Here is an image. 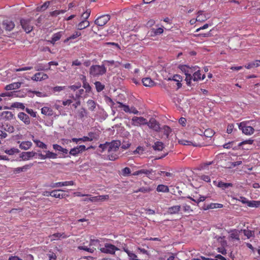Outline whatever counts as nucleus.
I'll return each mask as SVG.
<instances>
[{
    "instance_id": "1",
    "label": "nucleus",
    "mask_w": 260,
    "mask_h": 260,
    "mask_svg": "<svg viewBox=\"0 0 260 260\" xmlns=\"http://www.w3.org/2000/svg\"><path fill=\"white\" fill-rule=\"evenodd\" d=\"M103 63L104 64L102 66L93 65L91 66L89 70L90 75L93 77L103 75L106 71L105 66L108 65L109 63L113 64L114 61L104 60Z\"/></svg>"
},
{
    "instance_id": "2",
    "label": "nucleus",
    "mask_w": 260,
    "mask_h": 260,
    "mask_svg": "<svg viewBox=\"0 0 260 260\" xmlns=\"http://www.w3.org/2000/svg\"><path fill=\"white\" fill-rule=\"evenodd\" d=\"M101 241L99 239H90L88 247L87 246L84 245L85 243H84V245H80L78 247V249L79 250H83L86 251H87L89 253H93L96 248L100 249L101 247Z\"/></svg>"
},
{
    "instance_id": "3",
    "label": "nucleus",
    "mask_w": 260,
    "mask_h": 260,
    "mask_svg": "<svg viewBox=\"0 0 260 260\" xmlns=\"http://www.w3.org/2000/svg\"><path fill=\"white\" fill-rule=\"evenodd\" d=\"M110 16L108 14L103 15L98 17L95 20L94 23L98 26H102L105 25L110 20Z\"/></svg>"
},
{
    "instance_id": "4",
    "label": "nucleus",
    "mask_w": 260,
    "mask_h": 260,
    "mask_svg": "<svg viewBox=\"0 0 260 260\" xmlns=\"http://www.w3.org/2000/svg\"><path fill=\"white\" fill-rule=\"evenodd\" d=\"M20 24L23 29L26 33L30 32L33 29V26L29 19H22L20 20Z\"/></svg>"
},
{
    "instance_id": "5",
    "label": "nucleus",
    "mask_w": 260,
    "mask_h": 260,
    "mask_svg": "<svg viewBox=\"0 0 260 260\" xmlns=\"http://www.w3.org/2000/svg\"><path fill=\"white\" fill-rule=\"evenodd\" d=\"M74 184H75L74 181H69L53 183L49 185H46V186L53 188H56V187H62L63 186L74 185Z\"/></svg>"
},
{
    "instance_id": "6",
    "label": "nucleus",
    "mask_w": 260,
    "mask_h": 260,
    "mask_svg": "<svg viewBox=\"0 0 260 260\" xmlns=\"http://www.w3.org/2000/svg\"><path fill=\"white\" fill-rule=\"evenodd\" d=\"M85 150H86L85 146L81 145L71 149L69 151V153L72 155L77 156L78 154L83 152Z\"/></svg>"
},
{
    "instance_id": "7",
    "label": "nucleus",
    "mask_w": 260,
    "mask_h": 260,
    "mask_svg": "<svg viewBox=\"0 0 260 260\" xmlns=\"http://www.w3.org/2000/svg\"><path fill=\"white\" fill-rule=\"evenodd\" d=\"M4 28L7 31H11L15 27L14 23L9 20H5L2 23Z\"/></svg>"
},
{
    "instance_id": "8",
    "label": "nucleus",
    "mask_w": 260,
    "mask_h": 260,
    "mask_svg": "<svg viewBox=\"0 0 260 260\" xmlns=\"http://www.w3.org/2000/svg\"><path fill=\"white\" fill-rule=\"evenodd\" d=\"M18 118L25 125H29L30 123L29 117L24 112H19L17 115Z\"/></svg>"
},
{
    "instance_id": "9",
    "label": "nucleus",
    "mask_w": 260,
    "mask_h": 260,
    "mask_svg": "<svg viewBox=\"0 0 260 260\" xmlns=\"http://www.w3.org/2000/svg\"><path fill=\"white\" fill-rule=\"evenodd\" d=\"M48 78V76L46 74L42 72L37 73L31 77V79L36 81H41Z\"/></svg>"
},
{
    "instance_id": "10",
    "label": "nucleus",
    "mask_w": 260,
    "mask_h": 260,
    "mask_svg": "<svg viewBox=\"0 0 260 260\" xmlns=\"http://www.w3.org/2000/svg\"><path fill=\"white\" fill-rule=\"evenodd\" d=\"M99 147L102 149V151L107 150L108 152H110L114 148L113 141L111 143L106 142L105 144H100Z\"/></svg>"
},
{
    "instance_id": "11",
    "label": "nucleus",
    "mask_w": 260,
    "mask_h": 260,
    "mask_svg": "<svg viewBox=\"0 0 260 260\" xmlns=\"http://www.w3.org/2000/svg\"><path fill=\"white\" fill-rule=\"evenodd\" d=\"M100 251L106 253H114V245L106 244L104 247L100 248Z\"/></svg>"
},
{
    "instance_id": "12",
    "label": "nucleus",
    "mask_w": 260,
    "mask_h": 260,
    "mask_svg": "<svg viewBox=\"0 0 260 260\" xmlns=\"http://www.w3.org/2000/svg\"><path fill=\"white\" fill-rule=\"evenodd\" d=\"M37 153L34 151L23 152L20 154V157L24 160H28L34 157Z\"/></svg>"
},
{
    "instance_id": "13",
    "label": "nucleus",
    "mask_w": 260,
    "mask_h": 260,
    "mask_svg": "<svg viewBox=\"0 0 260 260\" xmlns=\"http://www.w3.org/2000/svg\"><path fill=\"white\" fill-rule=\"evenodd\" d=\"M63 190L62 189H57L52 190V197L55 198L59 199H63L64 198L68 195H66V194L63 193H60V192H63Z\"/></svg>"
},
{
    "instance_id": "14",
    "label": "nucleus",
    "mask_w": 260,
    "mask_h": 260,
    "mask_svg": "<svg viewBox=\"0 0 260 260\" xmlns=\"http://www.w3.org/2000/svg\"><path fill=\"white\" fill-rule=\"evenodd\" d=\"M21 82H14L10 84L7 85L5 89L7 90H11L18 89L21 86Z\"/></svg>"
},
{
    "instance_id": "15",
    "label": "nucleus",
    "mask_w": 260,
    "mask_h": 260,
    "mask_svg": "<svg viewBox=\"0 0 260 260\" xmlns=\"http://www.w3.org/2000/svg\"><path fill=\"white\" fill-rule=\"evenodd\" d=\"M41 113L46 116H51L53 115V111L50 107H43L41 109Z\"/></svg>"
},
{
    "instance_id": "16",
    "label": "nucleus",
    "mask_w": 260,
    "mask_h": 260,
    "mask_svg": "<svg viewBox=\"0 0 260 260\" xmlns=\"http://www.w3.org/2000/svg\"><path fill=\"white\" fill-rule=\"evenodd\" d=\"M32 166V164L25 165L22 167H18L14 169V172L16 173H19L21 172H25L29 169Z\"/></svg>"
},
{
    "instance_id": "17",
    "label": "nucleus",
    "mask_w": 260,
    "mask_h": 260,
    "mask_svg": "<svg viewBox=\"0 0 260 260\" xmlns=\"http://www.w3.org/2000/svg\"><path fill=\"white\" fill-rule=\"evenodd\" d=\"M89 22L86 20H83L81 21L77 26L79 30H82L89 26Z\"/></svg>"
},
{
    "instance_id": "18",
    "label": "nucleus",
    "mask_w": 260,
    "mask_h": 260,
    "mask_svg": "<svg viewBox=\"0 0 260 260\" xmlns=\"http://www.w3.org/2000/svg\"><path fill=\"white\" fill-rule=\"evenodd\" d=\"M62 36V32L59 31L57 33L54 34L51 38V40H50V43L54 44L55 43L58 41Z\"/></svg>"
},
{
    "instance_id": "19",
    "label": "nucleus",
    "mask_w": 260,
    "mask_h": 260,
    "mask_svg": "<svg viewBox=\"0 0 260 260\" xmlns=\"http://www.w3.org/2000/svg\"><path fill=\"white\" fill-rule=\"evenodd\" d=\"M53 148L55 151L61 152L63 154H67L68 153V150L62 147L61 146L58 144H53Z\"/></svg>"
},
{
    "instance_id": "20",
    "label": "nucleus",
    "mask_w": 260,
    "mask_h": 260,
    "mask_svg": "<svg viewBox=\"0 0 260 260\" xmlns=\"http://www.w3.org/2000/svg\"><path fill=\"white\" fill-rule=\"evenodd\" d=\"M32 143L30 141H23L19 145V147L21 149L27 150L31 147Z\"/></svg>"
},
{
    "instance_id": "21",
    "label": "nucleus",
    "mask_w": 260,
    "mask_h": 260,
    "mask_svg": "<svg viewBox=\"0 0 260 260\" xmlns=\"http://www.w3.org/2000/svg\"><path fill=\"white\" fill-rule=\"evenodd\" d=\"M32 140L38 147L45 149H46L47 148V145H46L43 142L37 139H32Z\"/></svg>"
},
{
    "instance_id": "22",
    "label": "nucleus",
    "mask_w": 260,
    "mask_h": 260,
    "mask_svg": "<svg viewBox=\"0 0 260 260\" xmlns=\"http://www.w3.org/2000/svg\"><path fill=\"white\" fill-rule=\"evenodd\" d=\"M81 35V33L79 31H76L73 35H72L71 36H70L69 37L67 38L65 40H64V42H68L69 41L71 40H73V39H75L76 38H77V37L80 36Z\"/></svg>"
},
{
    "instance_id": "23",
    "label": "nucleus",
    "mask_w": 260,
    "mask_h": 260,
    "mask_svg": "<svg viewBox=\"0 0 260 260\" xmlns=\"http://www.w3.org/2000/svg\"><path fill=\"white\" fill-rule=\"evenodd\" d=\"M2 115L8 120L13 119L14 114L10 111H4L2 113Z\"/></svg>"
},
{
    "instance_id": "24",
    "label": "nucleus",
    "mask_w": 260,
    "mask_h": 260,
    "mask_svg": "<svg viewBox=\"0 0 260 260\" xmlns=\"http://www.w3.org/2000/svg\"><path fill=\"white\" fill-rule=\"evenodd\" d=\"M46 157L47 158L56 159L57 158V153L51 152L50 151H46Z\"/></svg>"
},
{
    "instance_id": "25",
    "label": "nucleus",
    "mask_w": 260,
    "mask_h": 260,
    "mask_svg": "<svg viewBox=\"0 0 260 260\" xmlns=\"http://www.w3.org/2000/svg\"><path fill=\"white\" fill-rule=\"evenodd\" d=\"M50 5V2L49 1H47L45 2L40 7H38L37 8V10L38 11H45Z\"/></svg>"
},
{
    "instance_id": "26",
    "label": "nucleus",
    "mask_w": 260,
    "mask_h": 260,
    "mask_svg": "<svg viewBox=\"0 0 260 260\" xmlns=\"http://www.w3.org/2000/svg\"><path fill=\"white\" fill-rule=\"evenodd\" d=\"M12 107L20 109L21 110L25 109L24 105L23 103L19 102H15L13 103Z\"/></svg>"
},
{
    "instance_id": "27",
    "label": "nucleus",
    "mask_w": 260,
    "mask_h": 260,
    "mask_svg": "<svg viewBox=\"0 0 260 260\" xmlns=\"http://www.w3.org/2000/svg\"><path fill=\"white\" fill-rule=\"evenodd\" d=\"M87 104L89 110L91 111H93L95 108V103L93 100H89L87 101Z\"/></svg>"
},
{
    "instance_id": "28",
    "label": "nucleus",
    "mask_w": 260,
    "mask_h": 260,
    "mask_svg": "<svg viewBox=\"0 0 260 260\" xmlns=\"http://www.w3.org/2000/svg\"><path fill=\"white\" fill-rule=\"evenodd\" d=\"M96 89L98 92H100L104 88V85H103L100 82L96 81L94 83Z\"/></svg>"
},
{
    "instance_id": "29",
    "label": "nucleus",
    "mask_w": 260,
    "mask_h": 260,
    "mask_svg": "<svg viewBox=\"0 0 260 260\" xmlns=\"http://www.w3.org/2000/svg\"><path fill=\"white\" fill-rule=\"evenodd\" d=\"M35 70L37 71L47 70L46 68H47V66L44 65L42 63H39L35 67Z\"/></svg>"
},
{
    "instance_id": "30",
    "label": "nucleus",
    "mask_w": 260,
    "mask_h": 260,
    "mask_svg": "<svg viewBox=\"0 0 260 260\" xmlns=\"http://www.w3.org/2000/svg\"><path fill=\"white\" fill-rule=\"evenodd\" d=\"M66 12L65 10H55L54 11L51 12L50 13V15L53 17H56L60 14H63Z\"/></svg>"
},
{
    "instance_id": "31",
    "label": "nucleus",
    "mask_w": 260,
    "mask_h": 260,
    "mask_svg": "<svg viewBox=\"0 0 260 260\" xmlns=\"http://www.w3.org/2000/svg\"><path fill=\"white\" fill-rule=\"evenodd\" d=\"M25 110L31 117H34V118H35L37 117V112L34 111L32 109L26 108H25Z\"/></svg>"
},
{
    "instance_id": "32",
    "label": "nucleus",
    "mask_w": 260,
    "mask_h": 260,
    "mask_svg": "<svg viewBox=\"0 0 260 260\" xmlns=\"http://www.w3.org/2000/svg\"><path fill=\"white\" fill-rule=\"evenodd\" d=\"M49 237L51 238V241H54V240H58V239H61L60 233H56L53 234L52 235H50L49 236Z\"/></svg>"
},
{
    "instance_id": "33",
    "label": "nucleus",
    "mask_w": 260,
    "mask_h": 260,
    "mask_svg": "<svg viewBox=\"0 0 260 260\" xmlns=\"http://www.w3.org/2000/svg\"><path fill=\"white\" fill-rule=\"evenodd\" d=\"M5 153L9 155H13L14 153H18L19 152L18 149L15 148H11L10 149H7L5 150Z\"/></svg>"
},
{
    "instance_id": "34",
    "label": "nucleus",
    "mask_w": 260,
    "mask_h": 260,
    "mask_svg": "<svg viewBox=\"0 0 260 260\" xmlns=\"http://www.w3.org/2000/svg\"><path fill=\"white\" fill-rule=\"evenodd\" d=\"M91 13V10L90 9L87 10L82 14V17L84 19L86 20L88 18Z\"/></svg>"
},
{
    "instance_id": "35",
    "label": "nucleus",
    "mask_w": 260,
    "mask_h": 260,
    "mask_svg": "<svg viewBox=\"0 0 260 260\" xmlns=\"http://www.w3.org/2000/svg\"><path fill=\"white\" fill-rule=\"evenodd\" d=\"M28 92H32L34 94H35L37 96H39V97H45L46 96V94L45 93H43L41 92H40V91H32L31 90H29L28 91Z\"/></svg>"
},
{
    "instance_id": "36",
    "label": "nucleus",
    "mask_w": 260,
    "mask_h": 260,
    "mask_svg": "<svg viewBox=\"0 0 260 260\" xmlns=\"http://www.w3.org/2000/svg\"><path fill=\"white\" fill-rule=\"evenodd\" d=\"M109 198V195H102L98 196V202L104 201L106 200H108Z\"/></svg>"
},
{
    "instance_id": "37",
    "label": "nucleus",
    "mask_w": 260,
    "mask_h": 260,
    "mask_svg": "<svg viewBox=\"0 0 260 260\" xmlns=\"http://www.w3.org/2000/svg\"><path fill=\"white\" fill-rule=\"evenodd\" d=\"M32 67H23L21 68H18L16 69V72H20V71H27V70H30L32 69Z\"/></svg>"
},
{
    "instance_id": "38",
    "label": "nucleus",
    "mask_w": 260,
    "mask_h": 260,
    "mask_svg": "<svg viewBox=\"0 0 260 260\" xmlns=\"http://www.w3.org/2000/svg\"><path fill=\"white\" fill-rule=\"evenodd\" d=\"M88 197H89V198H88V200L90 201V202L93 203L98 202V196L92 197L89 194V196Z\"/></svg>"
},
{
    "instance_id": "39",
    "label": "nucleus",
    "mask_w": 260,
    "mask_h": 260,
    "mask_svg": "<svg viewBox=\"0 0 260 260\" xmlns=\"http://www.w3.org/2000/svg\"><path fill=\"white\" fill-rule=\"evenodd\" d=\"M58 64V62H56V61H50L49 63H48V65L47 66V68H46V70H50V66L51 65H53V66H57Z\"/></svg>"
},
{
    "instance_id": "40",
    "label": "nucleus",
    "mask_w": 260,
    "mask_h": 260,
    "mask_svg": "<svg viewBox=\"0 0 260 260\" xmlns=\"http://www.w3.org/2000/svg\"><path fill=\"white\" fill-rule=\"evenodd\" d=\"M80 141H82L83 142L91 141L93 140V139L92 138H89L87 136H84L83 138H80Z\"/></svg>"
},
{
    "instance_id": "41",
    "label": "nucleus",
    "mask_w": 260,
    "mask_h": 260,
    "mask_svg": "<svg viewBox=\"0 0 260 260\" xmlns=\"http://www.w3.org/2000/svg\"><path fill=\"white\" fill-rule=\"evenodd\" d=\"M81 87V84H78L77 85H72L70 87V88L74 90V91H75L77 89H79L80 87Z\"/></svg>"
},
{
    "instance_id": "42",
    "label": "nucleus",
    "mask_w": 260,
    "mask_h": 260,
    "mask_svg": "<svg viewBox=\"0 0 260 260\" xmlns=\"http://www.w3.org/2000/svg\"><path fill=\"white\" fill-rule=\"evenodd\" d=\"M84 92V89H80L78 90V91L77 92L76 94V98L78 99L80 97V96Z\"/></svg>"
},
{
    "instance_id": "43",
    "label": "nucleus",
    "mask_w": 260,
    "mask_h": 260,
    "mask_svg": "<svg viewBox=\"0 0 260 260\" xmlns=\"http://www.w3.org/2000/svg\"><path fill=\"white\" fill-rule=\"evenodd\" d=\"M73 194L74 196H77V197H85V196L87 197V196H89V194H82L81 192H78V191L74 192Z\"/></svg>"
},
{
    "instance_id": "44",
    "label": "nucleus",
    "mask_w": 260,
    "mask_h": 260,
    "mask_svg": "<svg viewBox=\"0 0 260 260\" xmlns=\"http://www.w3.org/2000/svg\"><path fill=\"white\" fill-rule=\"evenodd\" d=\"M52 191H44L42 192V195L45 197H49L51 196L52 194Z\"/></svg>"
},
{
    "instance_id": "45",
    "label": "nucleus",
    "mask_w": 260,
    "mask_h": 260,
    "mask_svg": "<svg viewBox=\"0 0 260 260\" xmlns=\"http://www.w3.org/2000/svg\"><path fill=\"white\" fill-rule=\"evenodd\" d=\"M64 89V86H55L53 88L54 91H60Z\"/></svg>"
},
{
    "instance_id": "46",
    "label": "nucleus",
    "mask_w": 260,
    "mask_h": 260,
    "mask_svg": "<svg viewBox=\"0 0 260 260\" xmlns=\"http://www.w3.org/2000/svg\"><path fill=\"white\" fill-rule=\"evenodd\" d=\"M49 260H56V254L52 252V253L49 254Z\"/></svg>"
},
{
    "instance_id": "47",
    "label": "nucleus",
    "mask_w": 260,
    "mask_h": 260,
    "mask_svg": "<svg viewBox=\"0 0 260 260\" xmlns=\"http://www.w3.org/2000/svg\"><path fill=\"white\" fill-rule=\"evenodd\" d=\"M72 102H73L71 100H67L62 102V105L63 106L70 105L72 103Z\"/></svg>"
},
{
    "instance_id": "48",
    "label": "nucleus",
    "mask_w": 260,
    "mask_h": 260,
    "mask_svg": "<svg viewBox=\"0 0 260 260\" xmlns=\"http://www.w3.org/2000/svg\"><path fill=\"white\" fill-rule=\"evenodd\" d=\"M7 136V134L5 132L0 130V139L5 138Z\"/></svg>"
},
{
    "instance_id": "49",
    "label": "nucleus",
    "mask_w": 260,
    "mask_h": 260,
    "mask_svg": "<svg viewBox=\"0 0 260 260\" xmlns=\"http://www.w3.org/2000/svg\"><path fill=\"white\" fill-rule=\"evenodd\" d=\"M81 64V62L79 60H78V59H76V60L73 61L72 62L73 66H80Z\"/></svg>"
},
{
    "instance_id": "50",
    "label": "nucleus",
    "mask_w": 260,
    "mask_h": 260,
    "mask_svg": "<svg viewBox=\"0 0 260 260\" xmlns=\"http://www.w3.org/2000/svg\"><path fill=\"white\" fill-rule=\"evenodd\" d=\"M84 87L86 89V91H90L91 87L89 86V84L84 83Z\"/></svg>"
},
{
    "instance_id": "51",
    "label": "nucleus",
    "mask_w": 260,
    "mask_h": 260,
    "mask_svg": "<svg viewBox=\"0 0 260 260\" xmlns=\"http://www.w3.org/2000/svg\"><path fill=\"white\" fill-rule=\"evenodd\" d=\"M8 260H20V258L17 256H11Z\"/></svg>"
},
{
    "instance_id": "52",
    "label": "nucleus",
    "mask_w": 260,
    "mask_h": 260,
    "mask_svg": "<svg viewBox=\"0 0 260 260\" xmlns=\"http://www.w3.org/2000/svg\"><path fill=\"white\" fill-rule=\"evenodd\" d=\"M69 236L70 235H67L65 233H60L61 239H66L68 238Z\"/></svg>"
},
{
    "instance_id": "53",
    "label": "nucleus",
    "mask_w": 260,
    "mask_h": 260,
    "mask_svg": "<svg viewBox=\"0 0 260 260\" xmlns=\"http://www.w3.org/2000/svg\"><path fill=\"white\" fill-rule=\"evenodd\" d=\"M38 156L42 159H46V154H43L42 153H38Z\"/></svg>"
},
{
    "instance_id": "54",
    "label": "nucleus",
    "mask_w": 260,
    "mask_h": 260,
    "mask_svg": "<svg viewBox=\"0 0 260 260\" xmlns=\"http://www.w3.org/2000/svg\"><path fill=\"white\" fill-rule=\"evenodd\" d=\"M69 141L70 142H71L72 141V142H76V143H77L79 141H80V138H73L72 140H69Z\"/></svg>"
},
{
    "instance_id": "55",
    "label": "nucleus",
    "mask_w": 260,
    "mask_h": 260,
    "mask_svg": "<svg viewBox=\"0 0 260 260\" xmlns=\"http://www.w3.org/2000/svg\"><path fill=\"white\" fill-rule=\"evenodd\" d=\"M80 105V101H77L76 103L73 104V106L75 108H76L78 106H79Z\"/></svg>"
},
{
    "instance_id": "56",
    "label": "nucleus",
    "mask_w": 260,
    "mask_h": 260,
    "mask_svg": "<svg viewBox=\"0 0 260 260\" xmlns=\"http://www.w3.org/2000/svg\"><path fill=\"white\" fill-rule=\"evenodd\" d=\"M75 17V15H72L70 16L69 17H68L67 18V20H70L72 19L73 18H74Z\"/></svg>"
},
{
    "instance_id": "57",
    "label": "nucleus",
    "mask_w": 260,
    "mask_h": 260,
    "mask_svg": "<svg viewBox=\"0 0 260 260\" xmlns=\"http://www.w3.org/2000/svg\"><path fill=\"white\" fill-rule=\"evenodd\" d=\"M7 157L6 156L0 155V160H7Z\"/></svg>"
},
{
    "instance_id": "58",
    "label": "nucleus",
    "mask_w": 260,
    "mask_h": 260,
    "mask_svg": "<svg viewBox=\"0 0 260 260\" xmlns=\"http://www.w3.org/2000/svg\"><path fill=\"white\" fill-rule=\"evenodd\" d=\"M86 221V219L85 218H81L78 220L79 222H83Z\"/></svg>"
},
{
    "instance_id": "59",
    "label": "nucleus",
    "mask_w": 260,
    "mask_h": 260,
    "mask_svg": "<svg viewBox=\"0 0 260 260\" xmlns=\"http://www.w3.org/2000/svg\"><path fill=\"white\" fill-rule=\"evenodd\" d=\"M82 201H84V202H89V201H90L88 200V198H85V199H83Z\"/></svg>"
},
{
    "instance_id": "60",
    "label": "nucleus",
    "mask_w": 260,
    "mask_h": 260,
    "mask_svg": "<svg viewBox=\"0 0 260 260\" xmlns=\"http://www.w3.org/2000/svg\"><path fill=\"white\" fill-rule=\"evenodd\" d=\"M101 260H113V259H111L110 258H108V257H105V258H103Z\"/></svg>"
},
{
    "instance_id": "61",
    "label": "nucleus",
    "mask_w": 260,
    "mask_h": 260,
    "mask_svg": "<svg viewBox=\"0 0 260 260\" xmlns=\"http://www.w3.org/2000/svg\"><path fill=\"white\" fill-rule=\"evenodd\" d=\"M55 108H56V109H57V110H58V109L59 108V106H58V105H57L55 104Z\"/></svg>"
},
{
    "instance_id": "62",
    "label": "nucleus",
    "mask_w": 260,
    "mask_h": 260,
    "mask_svg": "<svg viewBox=\"0 0 260 260\" xmlns=\"http://www.w3.org/2000/svg\"><path fill=\"white\" fill-rule=\"evenodd\" d=\"M80 116L81 117H83L84 116V114L82 112H81L80 113Z\"/></svg>"
},
{
    "instance_id": "63",
    "label": "nucleus",
    "mask_w": 260,
    "mask_h": 260,
    "mask_svg": "<svg viewBox=\"0 0 260 260\" xmlns=\"http://www.w3.org/2000/svg\"><path fill=\"white\" fill-rule=\"evenodd\" d=\"M69 8H71L72 7V3H70L69 5Z\"/></svg>"
},
{
    "instance_id": "64",
    "label": "nucleus",
    "mask_w": 260,
    "mask_h": 260,
    "mask_svg": "<svg viewBox=\"0 0 260 260\" xmlns=\"http://www.w3.org/2000/svg\"><path fill=\"white\" fill-rule=\"evenodd\" d=\"M87 258L88 259V258H92V259L93 258V257H91V256L87 257Z\"/></svg>"
}]
</instances>
